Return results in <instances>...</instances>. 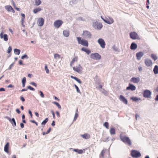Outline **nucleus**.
<instances>
[{
    "mask_svg": "<svg viewBox=\"0 0 158 158\" xmlns=\"http://www.w3.org/2000/svg\"><path fill=\"white\" fill-rule=\"evenodd\" d=\"M110 156V151L104 148L101 152L100 155V158L104 157H109Z\"/></svg>",
    "mask_w": 158,
    "mask_h": 158,
    "instance_id": "nucleus-1",
    "label": "nucleus"
},
{
    "mask_svg": "<svg viewBox=\"0 0 158 158\" xmlns=\"http://www.w3.org/2000/svg\"><path fill=\"white\" fill-rule=\"evenodd\" d=\"M77 39L79 44L85 47L88 46V42L87 40L83 39H81V37H77Z\"/></svg>",
    "mask_w": 158,
    "mask_h": 158,
    "instance_id": "nucleus-2",
    "label": "nucleus"
},
{
    "mask_svg": "<svg viewBox=\"0 0 158 158\" xmlns=\"http://www.w3.org/2000/svg\"><path fill=\"white\" fill-rule=\"evenodd\" d=\"M131 155L133 158H138L141 156V153L138 151L132 150L131 152Z\"/></svg>",
    "mask_w": 158,
    "mask_h": 158,
    "instance_id": "nucleus-3",
    "label": "nucleus"
},
{
    "mask_svg": "<svg viewBox=\"0 0 158 158\" xmlns=\"http://www.w3.org/2000/svg\"><path fill=\"white\" fill-rule=\"evenodd\" d=\"M120 138L121 140L124 143H128V138L125 133H121L120 135Z\"/></svg>",
    "mask_w": 158,
    "mask_h": 158,
    "instance_id": "nucleus-4",
    "label": "nucleus"
},
{
    "mask_svg": "<svg viewBox=\"0 0 158 158\" xmlns=\"http://www.w3.org/2000/svg\"><path fill=\"white\" fill-rule=\"evenodd\" d=\"M73 70L79 73H81L82 72L83 68L80 64H77L76 66L73 67Z\"/></svg>",
    "mask_w": 158,
    "mask_h": 158,
    "instance_id": "nucleus-5",
    "label": "nucleus"
},
{
    "mask_svg": "<svg viewBox=\"0 0 158 158\" xmlns=\"http://www.w3.org/2000/svg\"><path fill=\"white\" fill-rule=\"evenodd\" d=\"M152 92L148 89L144 90L143 93V95L144 98H151Z\"/></svg>",
    "mask_w": 158,
    "mask_h": 158,
    "instance_id": "nucleus-6",
    "label": "nucleus"
},
{
    "mask_svg": "<svg viewBox=\"0 0 158 158\" xmlns=\"http://www.w3.org/2000/svg\"><path fill=\"white\" fill-rule=\"evenodd\" d=\"M82 36L86 39H90L92 37L90 32L87 31H83Z\"/></svg>",
    "mask_w": 158,
    "mask_h": 158,
    "instance_id": "nucleus-7",
    "label": "nucleus"
},
{
    "mask_svg": "<svg viewBox=\"0 0 158 158\" xmlns=\"http://www.w3.org/2000/svg\"><path fill=\"white\" fill-rule=\"evenodd\" d=\"M130 36L132 40L140 39L138 34L135 31L131 32L130 33Z\"/></svg>",
    "mask_w": 158,
    "mask_h": 158,
    "instance_id": "nucleus-8",
    "label": "nucleus"
},
{
    "mask_svg": "<svg viewBox=\"0 0 158 158\" xmlns=\"http://www.w3.org/2000/svg\"><path fill=\"white\" fill-rule=\"evenodd\" d=\"M90 58L95 60H99L101 59V56L98 53H92L90 55Z\"/></svg>",
    "mask_w": 158,
    "mask_h": 158,
    "instance_id": "nucleus-9",
    "label": "nucleus"
},
{
    "mask_svg": "<svg viewBox=\"0 0 158 158\" xmlns=\"http://www.w3.org/2000/svg\"><path fill=\"white\" fill-rule=\"evenodd\" d=\"M63 23V21L60 20H56L54 23V25L56 28H58Z\"/></svg>",
    "mask_w": 158,
    "mask_h": 158,
    "instance_id": "nucleus-10",
    "label": "nucleus"
},
{
    "mask_svg": "<svg viewBox=\"0 0 158 158\" xmlns=\"http://www.w3.org/2000/svg\"><path fill=\"white\" fill-rule=\"evenodd\" d=\"M101 18L105 23L109 24L113 23L114 22V19L110 17H109L108 18H106V19H103L102 16Z\"/></svg>",
    "mask_w": 158,
    "mask_h": 158,
    "instance_id": "nucleus-11",
    "label": "nucleus"
},
{
    "mask_svg": "<svg viewBox=\"0 0 158 158\" xmlns=\"http://www.w3.org/2000/svg\"><path fill=\"white\" fill-rule=\"evenodd\" d=\"M98 41L99 44L100 45L101 48H105L106 43L104 40L102 38L99 39L98 40Z\"/></svg>",
    "mask_w": 158,
    "mask_h": 158,
    "instance_id": "nucleus-12",
    "label": "nucleus"
},
{
    "mask_svg": "<svg viewBox=\"0 0 158 158\" xmlns=\"http://www.w3.org/2000/svg\"><path fill=\"white\" fill-rule=\"evenodd\" d=\"M144 53L142 52H139L136 53V56L138 60H140L141 58L143 56Z\"/></svg>",
    "mask_w": 158,
    "mask_h": 158,
    "instance_id": "nucleus-13",
    "label": "nucleus"
},
{
    "mask_svg": "<svg viewBox=\"0 0 158 158\" xmlns=\"http://www.w3.org/2000/svg\"><path fill=\"white\" fill-rule=\"evenodd\" d=\"M140 81V78L139 77H133L130 80V81L133 83H138Z\"/></svg>",
    "mask_w": 158,
    "mask_h": 158,
    "instance_id": "nucleus-14",
    "label": "nucleus"
},
{
    "mask_svg": "<svg viewBox=\"0 0 158 158\" xmlns=\"http://www.w3.org/2000/svg\"><path fill=\"white\" fill-rule=\"evenodd\" d=\"M0 37L1 39L3 38L5 41H7L8 40V35L6 34L3 35V32H2L0 34Z\"/></svg>",
    "mask_w": 158,
    "mask_h": 158,
    "instance_id": "nucleus-15",
    "label": "nucleus"
},
{
    "mask_svg": "<svg viewBox=\"0 0 158 158\" xmlns=\"http://www.w3.org/2000/svg\"><path fill=\"white\" fill-rule=\"evenodd\" d=\"M44 20L43 18H39L38 20L37 24L39 26H42L44 24Z\"/></svg>",
    "mask_w": 158,
    "mask_h": 158,
    "instance_id": "nucleus-16",
    "label": "nucleus"
},
{
    "mask_svg": "<svg viewBox=\"0 0 158 158\" xmlns=\"http://www.w3.org/2000/svg\"><path fill=\"white\" fill-rule=\"evenodd\" d=\"M145 63L147 66H151L152 65V62L151 60L147 59L145 61Z\"/></svg>",
    "mask_w": 158,
    "mask_h": 158,
    "instance_id": "nucleus-17",
    "label": "nucleus"
},
{
    "mask_svg": "<svg viewBox=\"0 0 158 158\" xmlns=\"http://www.w3.org/2000/svg\"><path fill=\"white\" fill-rule=\"evenodd\" d=\"M137 47V44L134 42L132 43L130 46V49L133 50H135Z\"/></svg>",
    "mask_w": 158,
    "mask_h": 158,
    "instance_id": "nucleus-18",
    "label": "nucleus"
},
{
    "mask_svg": "<svg viewBox=\"0 0 158 158\" xmlns=\"http://www.w3.org/2000/svg\"><path fill=\"white\" fill-rule=\"evenodd\" d=\"M119 99L121 101H122L124 103H125L126 104H127V100L123 96H122V95H120V96Z\"/></svg>",
    "mask_w": 158,
    "mask_h": 158,
    "instance_id": "nucleus-19",
    "label": "nucleus"
},
{
    "mask_svg": "<svg viewBox=\"0 0 158 158\" xmlns=\"http://www.w3.org/2000/svg\"><path fill=\"white\" fill-rule=\"evenodd\" d=\"M135 86L133 84L129 83V90L131 91H134L136 89Z\"/></svg>",
    "mask_w": 158,
    "mask_h": 158,
    "instance_id": "nucleus-20",
    "label": "nucleus"
},
{
    "mask_svg": "<svg viewBox=\"0 0 158 158\" xmlns=\"http://www.w3.org/2000/svg\"><path fill=\"white\" fill-rule=\"evenodd\" d=\"M78 59V57L77 56H76L74 57L72 60V61L70 62V65L71 67H72L73 65L75 62H77Z\"/></svg>",
    "mask_w": 158,
    "mask_h": 158,
    "instance_id": "nucleus-21",
    "label": "nucleus"
},
{
    "mask_svg": "<svg viewBox=\"0 0 158 158\" xmlns=\"http://www.w3.org/2000/svg\"><path fill=\"white\" fill-rule=\"evenodd\" d=\"M85 151V149H84L83 150L81 149H73V151L77 152L78 154H81L83 153V152H84V151Z\"/></svg>",
    "mask_w": 158,
    "mask_h": 158,
    "instance_id": "nucleus-22",
    "label": "nucleus"
},
{
    "mask_svg": "<svg viewBox=\"0 0 158 158\" xmlns=\"http://www.w3.org/2000/svg\"><path fill=\"white\" fill-rule=\"evenodd\" d=\"M81 136L85 139H88L90 138V135L88 134L85 133L81 135Z\"/></svg>",
    "mask_w": 158,
    "mask_h": 158,
    "instance_id": "nucleus-23",
    "label": "nucleus"
},
{
    "mask_svg": "<svg viewBox=\"0 0 158 158\" xmlns=\"http://www.w3.org/2000/svg\"><path fill=\"white\" fill-rule=\"evenodd\" d=\"M9 143L8 142L7 143L4 147V151L6 153L9 152Z\"/></svg>",
    "mask_w": 158,
    "mask_h": 158,
    "instance_id": "nucleus-24",
    "label": "nucleus"
},
{
    "mask_svg": "<svg viewBox=\"0 0 158 158\" xmlns=\"http://www.w3.org/2000/svg\"><path fill=\"white\" fill-rule=\"evenodd\" d=\"M64 35L66 37H68L69 35V30H64L63 31Z\"/></svg>",
    "mask_w": 158,
    "mask_h": 158,
    "instance_id": "nucleus-25",
    "label": "nucleus"
},
{
    "mask_svg": "<svg viewBox=\"0 0 158 158\" xmlns=\"http://www.w3.org/2000/svg\"><path fill=\"white\" fill-rule=\"evenodd\" d=\"M130 99L135 102H137L138 101L140 100H141L140 98H138L136 97H131L130 98Z\"/></svg>",
    "mask_w": 158,
    "mask_h": 158,
    "instance_id": "nucleus-26",
    "label": "nucleus"
},
{
    "mask_svg": "<svg viewBox=\"0 0 158 158\" xmlns=\"http://www.w3.org/2000/svg\"><path fill=\"white\" fill-rule=\"evenodd\" d=\"M81 50L85 52L88 55L91 52V51L89 50L84 47L81 48Z\"/></svg>",
    "mask_w": 158,
    "mask_h": 158,
    "instance_id": "nucleus-27",
    "label": "nucleus"
},
{
    "mask_svg": "<svg viewBox=\"0 0 158 158\" xmlns=\"http://www.w3.org/2000/svg\"><path fill=\"white\" fill-rule=\"evenodd\" d=\"M110 132L111 135H114L115 134V130L114 127H111L110 130Z\"/></svg>",
    "mask_w": 158,
    "mask_h": 158,
    "instance_id": "nucleus-28",
    "label": "nucleus"
},
{
    "mask_svg": "<svg viewBox=\"0 0 158 158\" xmlns=\"http://www.w3.org/2000/svg\"><path fill=\"white\" fill-rule=\"evenodd\" d=\"M5 8L8 11H11L12 10H14L13 8L10 6H5Z\"/></svg>",
    "mask_w": 158,
    "mask_h": 158,
    "instance_id": "nucleus-29",
    "label": "nucleus"
},
{
    "mask_svg": "<svg viewBox=\"0 0 158 158\" xmlns=\"http://www.w3.org/2000/svg\"><path fill=\"white\" fill-rule=\"evenodd\" d=\"M153 71L155 74H156L158 73V66L157 65L155 66Z\"/></svg>",
    "mask_w": 158,
    "mask_h": 158,
    "instance_id": "nucleus-30",
    "label": "nucleus"
},
{
    "mask_svg": "<svg viewBox=\"0 0 158 158\" xmlns=\"http://www.w3.org/2000/svg\"><path fill=\"white\" fill-rule=\"evenodd\" d=\"M70 77L71 78L75 79L76 81H77L79 83L81 84V81L80 80L78 79L76 77H73V76H71Z\"/></svg>",
    "mask_w": 158,
    "mask_h": 158,
    "instance_id": "nucleus-31",
    "label": "nucleus"
},
{
    "mask_svg": "<svg viewBox=\"0 0 158 158\" xmlns=\"http://www.w3.org/2000/svg\"><path fill=\"white\" fill-rule=\"evenodd\" d=\"M41 10L42 9L40 7H38L37 8H36L34 9L33 10V12L34 13L36 14L37 12Z\"/></svg>",
    "mask_w": 158,
    "mask_h": 158,
    "instance_id": "nucleus-32",
    "label": "nucleus"
},
{
    "mask_svg": "<svg viewBox=\"0 0 158 158\" xmlns=\"http://www.w3.org/2000/svg\"><path fill=\"white\" fill-rule=\"evenodd\" d=\"M151 57L152 58L154 61H155L158 58L157 56L155 54H151Z\"/></svg>",
    "mask_w": 158,
    "mask_h": 158,
    "instance_id": "nucleus-33",
    "label": "nucleus"
},
{
    "mask_svg": "<svg viewBox=\"0 0 158 158\" xmlns=\"http://www.w3.org/2000/svg\"><path fill=\"white\" fill-rule=\"evenodd\" d=\"M97 28L99 30L101 29L102 27V25L101 23H98L96 25Z\"/></svg>",
    "mask_w": 158,
    "mask_h": 158,
    "instance_id": "nucleus-34",
    "label": "nucleus"
},
{
    "mask_svg": "<svg viewBox=\"0 0 158 158\" xmlns=\"http://www.w3.org/2000/svg\"><path fill=\"white\" fill-rule=\"evenodd\" d=\"M20 50L16 48L14 49V52L16 55H19L20 53Z\"/></svg>",
    "mask_w": 158,
    "mask_h": 158,
    "instance_id": "nucleus-35",
    "label": "nucleus"
},
{
    "mask_svg": "<svg viewBox=\"0 0 158 158\" xmlns=\"http://www.w3.org/2000/svg\"><path fill=\"white\" fill-rule=\"evenodd\" d=\"M35 4L36 6H39L41 3V1L40 0H35Z\"/></svg>",
    "mask_w": 158,
    "mask_h": 158,
    "instance_id": "nucleus-36",
    "label": "nucleus"
},
{
    "mask_svg": "<svg viewBox=\"0 0 158 158\" xmlns=\"http://www.w3.org/2000/svg\"><path fill=\"white\" fill-rule=\"evenodd\" d=\"M26 81V79L25 77H24L22 79V85L23 87H24L25 85V84Z\"/></svg>",
    "mask_w": 158,
    "mask_h": 158,
    "instance_id": "nucleus-37",
    "label": "nucleus"
},
{
    "mask_svg": "<svg viewBox=\"0 0 158 158\" xmlns=\"http://www.w3.org/2000/svg\"><path fill=\"white\" fill-rule=\"evenodd\" d=\"M9 121L12 124H13V123H14L15 126H16V123L14 118H12L11 120L10 119Z\"/></svg>",
    "mask_w": 158,
    "mask_h": 158,
    "instance_id": "nucleus-38",
    "label": "nucleus"
},
{
    "mask_svg": "<svg viewBox=\"0 0 158 158\" xmlns=\"http://www.w3.org/2000/svg\"><path fill=\"white\" fill-rule=\"evenodd\" d=\"M53 103L56 105L59 109L60 110L61 109V106L58 103L55 102H53Z\"/></svg>",
    "mask_w": 158,
    "mask_h": 158,
    "instance_id": "nucleus-39",
    "label": "nucleus"
},
{
    "mask_svg": "<svg viewBox=\"0 0 158 158\" xmlns=\"http://www.w3.org/2000/svg\"><path fill=\"white\" fill-rule=\"evenodd\" d=\"M48 118H46V119L42 122L41 123L42 125H45L46 123L48 122Z\"/></svg>",
    "mask_w": 158,
    "mask_h": 158,
    "instance_id": "nucleus-40",
    "label": "nucleus"
},
{
    "mask_svg": "<svg viewBox=\"0 0 158 158\" xmlns=\"http://www.w3.org/2000/svg\"><path fill=\"white\" fill-rule=\"evenodd\" d=\"M60 57V55L56 53L54 55V58L56 59H59Z\"/></svg>",
    "mask_w": 158,
    "mask_h": 158,
    "instance_id": "nucleus-41",
    "label": "nucleus"
},
{
    "mask_svg": "<svg viewBox=\"0 0 158 158\" xmlns=\"http://www.w3.org/2000/svg\"><path fill=\"white\" fill-rule=\"evenodd\" d=\"M21 15L22 16V17L21 18L22 22L23 23L24 22V19H25V16L24 14H21Z\"/></svg>",
    "mask_w": 158,
    "mask_h": 158,
    "instance_id": "nucleus-42",
    "label": "nucleus"
},
{
    "mask_svg": "<svg viewBox=\"0 0 158 158\" xmlns=\"http://www.w3.org/2000/svg\"><path fill=\"white\" fill-rule=\"evenodd\" d=\"M103 126H104L107 129H108L109 128V124L108 122H105L103 124Z\"/></svg>",
    "mask_w": 158,
    "mask_h": 158,
    "instance_id": "nucleus-43",
    "label": "nucleus"
},
{
    "mask_svg": "<svg viewBox=\"0 0 158 158\" xmlns=\"http://www.w3.org/2000/svg\"><path fill=\"white\" fill-rule=\"evenodd\" d=\"M45 70L46 72L47 73H48L49 72V70L48 68L47 65L45 64L44 67Z\"/></svg>",
    "mask_w": 158,
    "mask_h": 158,
    "instance_id": "nucleus-44",
    "label": "nucleus"
},
{
    "mask_svg": "<svg viewBox=\"0 0 158 158\" xmlns=\"http://www.w3.org/2000/svg\"><path fill=\"white\" fill-rule=\"evenodd\" d=\"M12 51V48H11V46H9L8 48V49L7 50V53H10V52H11Z\"/></svg>",
    "mask_w": 158,
    "mask_h": 158,
    "instance_id": "nucleus-45",
    "label": "nucleus"
},
{
    "mask_svg": "<svg viewBox=\"0 0 158 158\" xmlns=\"http://www.w3.org/2000/svg\"><path fill=\"white\" fill-rule=\"evenodd\" d=\"M27 88L28 89H30V90L34 91L35 90V89L33 88L31 86H28L27 87Z\"/></svg>",
    "mask_w": 158,
    "mask_h": 158,
    "instance_id": "nucleus-46",
    "label": "nucleus"
},
{
    "mask_svg": "<svg viewBox=\"0 0 158 158\" xmlns=\"http://www.w3.org/2000/svg\"><path fill=\"white\" fill-rule=\"evenodd\" d=\"M78 116V114L77 113H76L74 118V120L75 121Z\"/></svg>",
    "mask_w": 158,
    "mask_h": 158,
    "instance_id": "nucleus-47",
    "label": "nucleus"
},
{
    "mask_svg": "<svg viewBox=\"0 0 158 158\" xmlns=\"http://www.w3.org/2000/svg\"><path fill=\"white\" fill-rule=\"evenodd\" d=\"M74 86L77 89V92L78 93H80V90L78 87L76 85H74Z\"/></svg>",
    "mask_w": 158,
    "mask_h": 158,
    "instance_id": "nucleus-48",
    "label": "nucleus"
},
{
    "mask_svg": "<svg viewBox=\"0 0 158 158\" xmlns=\"http://www.w3.org/2000/svg\"><path fill=\"white\" fill-rule=\"evenodd\" d=\"M39 93H40V95L41 97L43 98L44 97V94H43V92L41 91H39Z\"/></svg>",
    "mask_w": 158,
    "mask_h": 158,
    "instance_id": "nucleus-49",
    "label": "nucleus"
},
{
    "mask_svg": "<svg viewBox=\"0 0 158 158\" xmlns=\"http://www.w3.org/2000/svg\"><path fill=\"white\" fill-rule=\"evenodd\" d=\"M51 112L52 113V115H53V118L54 119H55V114H54V111L52 110L51 111Z\"/></svg>",
    "mask_w": 158,
    "mask_h": 158,
    "instance_id": "nucleus-50",
    "label": "nucleus"
},
{
    "mask_svg": "<svg viewBox=\"0 0 158 158\" xmlns=\"http://www.w3.org/2000/svg\"><path fill=\"white\" fill-rule=\"evenodd\" d=\"M56 114L58 117H60V113L58 111H56Z\"/></svg>",
    "mask_w": 158,
    "mask_h": 158,
    "instance_id": "nucleus-51",
    "label": "nucleus"
},
{
    "mask_svg": "<svg viewBox=\"0 0 158 158\" xmlns=\"http://www.w3.org/2000/svg\"><path fill=\"white\" fill-rule=\"evenodd\" d=\"M30 84L33 85H34V86H35V87H36L37 86L36 84L34 82H31L30 83Z\"/></svg>",
    "mask_w": 158,
    "mask_h": 158,
    "instance_id": "nucleus-52",
    "label": "nucleus"
},
{
    "mask_svg": "<svg viewBox=\"0 0 158 158\" xmlns=\"http://www.w3.org/2000/svg\"><path fill=\"white\" fill-rule=\"evenodd\" d=\"M16 111L18 114H19L20 113H21V112L20 111V110H19V109H17L16 110Z\"/></svg>",
    "mask_w": 158,
    "mask_h": 158,
    "instance_id": "nucleus-53",
    "label": "nucleus"
},
{
    "mask_svg": "<svg viewBox=\"0 0 158 158\" xmlns=\"http://www.w3.org/2000/svg\"><path fill=\"white\" fill-rule=\"evenodd\" d=\"M51 128H49V129H48V130L47 131L46 134H48L49 133V132H50V131H51Z\"/></svg>",
    "mask_w": 158,
    "mask_h": 158,
    "instance_id": "nucleus-54",
    "label": "nucleus"
},
{
    "mask_svg": "<svg viewBox=\"0 0 158 158\" xmlns=\"http://www.w3.org/2000/svg\"><path fill=\"white\" fill-rule=\"evenodd\" d=\"M27 57V55H24L21 57V58L22 59H23Z\"/></svg>",
    "mask_w": 158,
    "mask_h": 158,
    "instance_id": "nucleus-55",
    "label": "nucleus"
},
{
    "mask_svg": "<svg viewBox=\"0 0 158 158\" xmlns=\"http://www.w3.org/2000/svg\"><path fill=\"white\" fill-rule=\"evenodd\" d=\"M29 113L30 114L31 118H32V112L31 110H29Z\"/></svg>",
    "mask_w": 158,
    "mask_h": 158,
    "instance_id": "nucleus-56",
    "label": "nucleus"
},
{
    "mask_svg": "<svg viewBox=\"0 0 158 158\" xmlns=\"http://www.w3.org/2000/svg\"><path fill=\"white\" fill-rule=\"evenodd\" d=\"M20 126H21V128H23L24 127V125L23 123H21L20 124Z\"/></svg>",
    "mask_w": 158,
    "mask_h": 158,
    "instance_id": "nucleus-57",
    "label": "nucleus"
},
{
    "mask_svg": "<svg viewBox=\"0 0 158 158\" xmlns=\"http://www.w3.org/2000/svg\"><path fill=\"white\" fill-rule=\"evenodd\" d=\"M156 101H158V94L156 96V97L155 99Z\"/></svg>",
    "mask_w": 158,
    "mask_h": 158,
    "instance_id": "nucleus-58",
    "label": "nucleus"
},
{
    "mask_svg": "<svg viewBox=\"0 0 158 158\" xmlns=\"http://www.w3.org/2000/svg\"><path fill=\"white\" fill-rule=\"evenodd\" d=\"M20 99L23 102H24L25 100L24 98L22 97H20Z\"/></svg>",
    "mask_w": 158,
    "mask_h": 158,
    "instance_id": "nucleus-59",
    "label": "nucleus"
},
{
    "mask_svg": "<svg viewBox=\"0 0 158 158\" xmlns=\"http://www.w3.org/2000/svg\"><path fill=\"white\" fill-rule=\"evenodd\" d=\"M139 117L138 115L137 114H135V119L136 120L137 119V118H139Z\"/></svg>",
    "mask_w": 158,
    "mask_h": 158,
    "instance_id": "nucleus-60",
    "label": "nucleus"
},
{
    "mask_svg": "<svg viewBox=\"0 0 158 158\" xmlns=\"http://www.w3.org/2000/svg\"><path fill=\"white\" fill-rule=\"evenodd\" d=\"M138 69L139 70V71H141L142 70V67H138Z\"/></svg>",
    "mask_w": 158,
    "mask_h": 158,
    "instance_id": "nucleus-61",
    "label": "nucleus"
},
{
    "mask_svg": "<svg viewBox=\"0 0 158 158\" xmlns=\"http://www.w3.org/2000/svg\"><path fill=\"white\" fill-rule=\"evenodd\" d=\"M13 87L14 86L11 84L9 85L8 86V88H13Z\"/></svg>",
    "mask_w": 158,
    "mask_h": 158,
    "instance_id": "nucleus-62",
    "label": "nucleus"
},
{
    "mask_svg": "<svg viewBox=\"0 0 158 158\" xmlns=\"http://www.w3.org/2000/svg\"><path fill=\"white\" fill-rule=\"evenodd\" d=\"M51 125L53 127L54 126L55 124V121H53L52 122Z\"/></svg>",
    "mask_w": 158,
    "mask_h": 158,
    "instance_id": "nucleus-63",
    "label": "nucleus"
},
{
    "mask_svg": "<svg viewBox=\"0 0 158 158\" xmlns=\"http://www.w3.org/2000/svg\"><path fill=\"white\" fill-rule=\"evenodd\" d=\"M19 63L20 65H23L22 61L21 60H19Z\"/></svg>",
    "mask_w": 158,
    "mask_h": 158,
    "instance_id": "nucleus-64",
    "label": "nucleus"
}]
</instances>
